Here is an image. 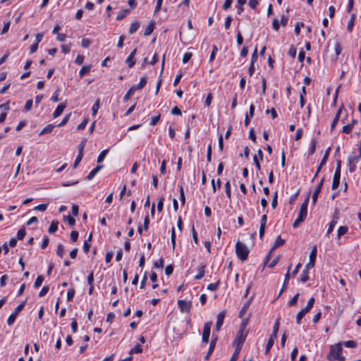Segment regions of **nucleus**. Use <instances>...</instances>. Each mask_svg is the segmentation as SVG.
<instances>
[{"mask_svg": "<svg viewBox=\"0 0 361 361\" xmlns=\"http://www.w3.org/2000/svg\"><path fill=\"white\" fill-rule=\"evenodd\" d=\"M342 342H339L330 346V350L326 356L329 361H345V357L342 355L343 348Z\"/></svg>", "mask_w": 361, "mask_h": 361, "instance_id": "1", "label": "nucleus"}, {"mask_svg": "<svg viewBox=\"0 0 361 361\" xmlns=\"http://www.w3.org/2000/svg\"><path fill=\"white\" fill-rule=\"evenodd\" d=\"M310 200L309 195L301 204L298 218L293 224V227L297 228L302 222H303L307 214V204Z\"/></svg>", "mask_w": 361, "mask_h": 361, "instance_id": "2", "label": "nucleus"}, {"mask_svg": "<svg viewBox=\"0 0 361 361\" xmlns=\"http://www.w3.org/2000/svg\"><path fill=\"white\" fill-rule=\"evenodd\" d=\"M235 252L240 260L245 261L247 259L249 250L245 244L238 241L235 244Z\"/></svg>", "mask_w": 361, "mask_h": 361, "instance_id": "3", "label": "nucleus"}, {"mask_svg": "<svg viewBox=\"0 0 361 361\" xmlns=\"http://www.w3.org/2000/svg\"><path fill=\"white\" fill-rule=\"evenodd\" d=\"M341 161H337L336 169L333 178V183L331 185L332 190H336L338 188L340 183V177H341Z\"/></svg>", "mask_w": 361, "mask_h": 361, "instance_id": "4", "label": "nucleus"}, {"mask_svg": "<svg viewBox=\"0 0 361 361\" xmlns=\"http://www.w3.org/2000/svg\"><path fill=\"white\" fill-rule=\"evenodd\" d=\"M212 325V322H209L204 324L203 332H202V342L207 343L209 342L210 330Z\"/></svg>", "mask_w": 361, "mask_h": 361, "instance_id": "5", "label": "nucleus"}, {"mask_svg": "<svg viewBox=\"0 0 361 361\" xmlns=\"http://www.w3.org/2000/svg\"><path fill=\"white\" fill-rule=\"evenodd\" d=\"M317 257V246H314L310 254V262L306 264L307 269H312L314 267Z\"/></svg>", "mask_w": 361, "mask_h": 361, "instance_id": "6", "label": "nucleus"}, {"mask_svg": "<svg viewBox=\"0 0 361 361\" xmlns=\"http://www.w3.org/2000/svg\"><path fill=\"white\" fill-rule=\"evenodd\" d=\"M178 305L180 308V310L182 312H189L190 311L192 304L190 302H187L184 300H180L178 301Z\"/></svg>", "mask_w": 361, "mask_h": 361, "instance_id": "7", "label": "nucleus"}, {"mask_svg": "<svg viewBox=\"0 0 361 361\" xmlns=\"http://www.w3.org/2000/svg\"><path fill=\"white\" fill-rule=\"evenodd\" d=\"M243 331H244L239 330V331L238 332L237 337L233 342V345L235 347L240 346V348H242L243 344L245 340V336L243 335Z\"/></svg>", "mask_w": 361, "mask_h": 361, "instance_id": "8", "label": "nucleus"}, {"mask_svg": "<svg viewBox=\"0 0 361 361\" xmlns=\"http://www.w3.org/2000/svg\"><path fill=\"white\" fill-rule=\"evenodd\" d=\"M225 316H226V312L225 311H222L218 315H217V320H216V330L217 331H219L222 325H223V323H224V319L225 318Z\"/></svg>", "mask_w": 361, "mask_h": 361, "instance_id": "9", "label": "nucleus"}, {"mask_svg": "<svg viewBox=\"0 0 361 361\" xmlns=\"http://www.w3.org/2000/svg\"><path fill=\"white\" fill-rule=\"evenodd\" d=\"M66 106V104L65 103L60 104L54 111V118H57L58 116H59L65 109Z\"/></svg>", "mask_w": 361, "mask_h": 361, "instance_id": "10", "label": "nucleus"}, {"mask_svg": "<svg viewBox=\"0 0 361 361\" xmlns=\"http://www.w3.org/2000/svg\"><path fill=\"white\" fill-rule=\"evenodd\" d=\"M216 339H217L216 337L215 338H212V341L210 342L209 350H208L207 354L206 355V356L204 357L205 360H209L211 354L213 353V351L214 350V348H215V345H216Z\"/></svg>", "mask_w": 361, "mask_h": 361, "instance_id": "11", "label": "nucleus"}, {"mask_svg": "<svg viewBox=\"0 0 361 361\" xmlns=\"http://www.w3.org/2000/svg\"><path fill=\"white\" fill-rule=\"evenodd\" d=\"M250 301L251 298L247 300L242 307L240 312H239V317L243 318L245 314L246 313L247 310H248L250 305Z\"/></svg>", "mask_w": 361, "mask_h": 361, "instance_id": "12", "label": "nucleus"}, {"mask_svg": "<svg viewBox=\"0 0 361 361\" xmlns=\"http://www.w3.org/2000/svg\"><path fill=\"white\" fill-rule=\"evenodd\" d=\"M309 269L306 267L304 269V270L302 271V274L300 277V281L302 283H305L309 279Z\"/></svg>", "mask_w": 361, "mask_h": 361, "instance_id": "13", "label": "nucleus"}, {"mask_svg": "<svg viewBox=\"0 0 361 361\" xmlns=\"http://www.w3.org/2000/svg\"><path fill=\"white\" fill-rule=\"evenodd\" d=\"M103 167L102 165H99L96 168H94L93 170H92L90 173L87 176V180H92L94 176L99 172V171Z\"/></svg>", "mask_w": 361, "mask_h": 361, "instance_id": "14", "label": "nucleus"}, {"mask_svg": "<svg viewBox=\"0 0 361 361\" xmlns=\"http://www.w3.org/2000/svg\"><path fill=\"white\" fill-rule=\"evenodd\" d=\"M154 29V23L150 22L145 30L144 35L149 36L153 32Z\"/></svg>", "mask_w": 361, "mask_h": 361, "instance_id": "15", "label": "nucleus"}, {"mask_svg": "<svg viewBox=\"0 0 361 361\" xmlns=\"http://www.w3.org/2000/svg\"><path fill=\"white\" fill-rule=\"evenodd\" d=\"M136 91V87L135 85L132 86L128 92L126 94V95L123 97V102L128 101L131 96H133L135 94V92Z\"/></svg>", "mask_w": 361, "mask_h": 361, "instance_id": "16", "label": "nucleus"}, {"mask_svg": "<svg viewBox=\"0 0 361 361\" xmlns=\"http://www.w3.org/2000/svg\"><path fill=\"white\" fill-rule=\"evenodd\" d=\"M204 268V265H202L198 268V274L195 276L196 280H200L204 277L205 273Z\"/></svg>", "mask_w": 361, "mask_h": 361, "instance_id": "17", "label": "nucleus"}, {"mask_svg": "<svg viewBox=\"0 0 361 361\" xmlns=\"http://www.w3.org/2000/svg\"><path fill=\"white\" fill-rule=\"evenodd\" d=\"M341 111H342L341 109H339L338 110V111H337V113H336V116H335V117H334V118L333 120V122H332L331 126V131L334 129L336 125L337 124V123H338V121L339 120Z\"/></svg>", "mask_w": 361, "mask_h": 361, "instance_id": "18", "label": "nucleus"}, {"mask_svg": "<svg viewBox=\"0 0 361 361\" xmlns=\"http://www.w3.org/2000/svg\"><path fill=\"white\" fill-rule=\"evenodd\" d=\"M91 67L89 66H84L82 67L79 72V75L80 78H83L85 75L88 74L90 72Z\"/></svg>", "mask_w": 361, "mask_h": 361, "instance_id": "19", "label": "nucleus"}, {"mask_svg": "<svg viewBox=\"0 0 361 361\" xmlns=\"http://www.w3.org/2000/svg\"><path fill=\"white\" fill-rule=\"evenodd\" d=\"M284 243H285L284 240L281 239V236L279 235L275 240L274 245L272 247L271 252L272 250L276 249L278 247L283 245L284 244Z\"/></svg>", "mask_w": 361, "mask_h": 361, "instance_id": "20", "label": "nucleus"}, {"mask_svg": "<svg viewBox=\"0 0 361 361\" xmlns=\"http://www.w3.org/2000/svg\"><path fill=\"white\" fill-rule=\"evenodd\" d=\"M54 128V126L52 124L47 125L45 128L42 129V130L39 133V135H42L44 134L50 133L53 129Z\"/></svg>", "mask_w": 361, "mask_h": 361, "instance_id": "21", "label": "nucleus"}, {"mask_svg": "<svg viewBox=\"0 0 361 361\" xmlns=\"http://www.w3.org/2000/svg\"><path fill=\"white\" fill-rule=\"evenodd\" d=\"M140 27V23L138 21L133 22L129 28V33L133 34Z\"/></svg>", "mask_w": 361, "mask_h": 361, "instance_id": "22", "label": "nucleus"}, {"mask_svg": "<svg viewBox=\"0 0 361 361\" xmlns=\"http://www.w3.org/2000/svg\"><path fill=\"white\" fill-rule=\"evenodd\" d=\"M241 350V348L240 346H236L234 350V353L232 355V357L230 359V361H236L239 357L240 352Z\"/></svg>", "mask_w": 361, "mask_h": 361, "instance_id": "23", "label": "nucleus"}, {"mask_svg": "<svg viewBox=\"0 0 361 361\" xmlns=\"http://www.w3.org/2000/svg\"><path fill=\"white\" fill-rule=\"evenodd\" d=\"M59 221H52L49 228V233H53L56 232L58 229Z\"/></svg>", "mask_w": 361, "mask_h": 361, "instance_id": "24", "label": "nucleus"}, {"mask_svg": "<svg viewBox=\"0 0 361 361\" xmlns=\"http://www.w3.org/2000/svg\"><path fill=\"white\" fill-rule=\"evenodd\" d=\"M129 12L130 11L128 9H125V10L119 11L117 15L116 19L118 20H121L125 18L127 16V15L129 13Z\"/></svg>", "mask_w": 361, "mask_h": 361, "instance_id": "25", "label": "nucleus"}, {"mask_svg": "<svg viewBox=\"0 0 361 361\" xmlns=\"http://www.w3.org/2000/svg\"><path fill=\"white\" fill-rule=\"evenodd\" d=\"M146 83H147V77L144 76V77L141 78L140 82L137 85H135L136 87V90L142 89L144 87V86L146 85Z\"/></svg>", "mask_w": 361, "mask_h": 361, "instance_id": "26", "label": "nucleus"}, {"mask_svg": "<svg viewBox=\"0 0 361 361\" xmlns=\"http://www.w3.org/2000/svg\"><path fill=\"white\" fill-rule=\"evenodd\" d=\"M348 228L347 226H340L338 228V231H337L338 238H340L341 236L345 234L348 232Z\"/></svg>", "mask_w": 361, "mask_h": 361, "instance_id": "27", "label": "nucleus"}, {"mask_svg": "<svg viewBox=\"0 0 361 361\" xmlns=\"http://www.w3.org/2000/svg\"><path fill=\"white\" fill-rule=\"evenodd\" d=\"M355 19V14H353L351 16V18H350V19L348 22V26H347V30L349 32H351L353 30V27L354 26Z\"/></svg>", "mask_w": 361, "mask_h": 361, "instance_id": "28", "label": "nucleus"}, {"mask_svg": "<svg viewBox=\"0 0 361 361\" xmlns=\"http://www.w3.org/2000/svg\"><path fill=\"white\" fill-rule=\"evenodd\" d=\"M43 281H44L43 276H42V275L38 276L35 283H34V288H39L42 285Z\"/></svg>", "mask_w": 361, "mask_h": 361, "instance_id": "29", "label": "nucleus"}, {"mask_svg": "<svg viewBox=\"0 0 361 361\" xmlns=\"http://www.w3.org/2000/svg\"><path fill=\"white\" fill-rule=\"evenodd\" d=\"M142 352V347L140 344H137L134 348H133L130 351V354H133V353H140Z\"/></svg>", "mask_w": 361, "mask_h": 361, "instance_id": "30", "label": "nucleus"}, {"mask_svg": "<svg viewBox=\"0 0 361 361\" xmlns=\"http://www.w3.org/2000/svg\"><path fill=\"white\" fill-rule=\"evenodd\" d=\"M64 253V247L63 245L59 244L57 247L56 255L61 258L63 257Z\"/></svg>", "mask_w": 361, "mask_h": 361, "instance_id": "31", "label": "nucleus"}, {"mask_svg": "<svg viewBox=\"0 0 361 361\" xmlns=\"http://www.w3.org/2000/svg\"><path fill=\"white\" fill-rule=\"evenodd\" d=\"M321 192V190L316 188L315 190L314 191V193H313V195H312V203L314 204H316L317 201V199H318V196L319 195Z\"/></svg>", "mask_w": 361, "mask_h": 361, "instance_id": "32", "label": "nucleus"}, {"mask_svg": "<svg viewBox=\"0 0 361 361\" xmlns=\"http://www.w3.org/2000/svg\"><path fill=\"white\" fill-rule=\"evenodd\" d=\"M212 190L213 192H215L216 190V188L219 189L221 188V182L220 179H218L216 181V184L214 183V180H212Z\"/></svg>", "mask_w": 361, "mask_h": 361, "instance_id": "33", "label": "nucleus"}, {"mask_svg": "<svg viewBox=\"0 0 361 361\" xmlns=\"http://www.w3.org/2000/svg\"><path fill=\"white\" fill-rule=\"evenodd\" d=\"M347 348H356L357 343L355 341H348L342 343Z\"/></svg>", "mask_w": 361, "mask_h": 361, "instance_id": "34", "label": "nucleus"}, {"mask_svg": "<svg viewBox=\"0 0 361 361\" xmlns=\"http://www.w3.org/2000/svg\"><path fill=\"white\" fill-rule=\"evenodd\" d=\"M99 108V99H97L92 107V111L93 116L96 115Z\"/></svg>", "mask_w": 361, "mask_h": 361, "instance_id": "35", "label": "nucleus"}, {"mask_svg": "<svg viewBox=\"0 0 361 361\" xmlns=\"http://www.w3.org/2000/svg\"><path fill=\"white\" fill-rule=\"evenodd\" d=\"M225 190H226V195L227 197L231 199V185H230V181L228 180L226 184H225Z\"/></svg>", "mask_w": 361, "mask_h": 361, "instance_id": "36", "label": "nucleus"}, {"mask_svg": "<svg viewBox=\"0 0 361 361\" xmlns=\"http://www.w3.org/2000/svg\"><path fill=\"white\" fill-rule=\"evenodd\" d=\"M164 201V198L163 197H161L159 198L158 203H157V210L159 212H161L163 210Z\"/></svg>", "mask_w": 361, "mask_h": 361, "instance_id": "37", "label": "nucleus"}, {"mask_svg": "<svg viewBox=\"0 0 361 361\" xmlns=\"http://www.w3.org/2000/svg\"><path fill=\"white\" fill-rule=\"evenodd\" d=\"M26 234L25 228H20L17 233V238L18 240H22L24 238L25 235Z\"/></svg>", "mask_w": 361, "mask_h": 361, "instance_id": "38", "label": "nucleus"}, {"mask_svg": "<svg viewBox=\"0 0 361 361\" xmlns=\"http://www.w3.org/2000/svg\"><path fill=\"white\" fill-rule=\"evenodd\" d=\"M336 224H337V221H336V219H333L329 223V228H328V230H327V234H329V233H331L333 231V230H334V227H335Z\"/></svg>", "mask_w": 361, "mask_h": 361, "instance_id": "39", "label": "nucleus"}, {"mask_svg": "<svg viewBox=\"0 0 361 361\" xmlns=\"http://www.w3.org/2000/svg\"><path fill=\"white\" fill-rule=\"evenodd\" d=\"M126 62L128 63V66L129 68H132L135 65V63L134 58L132 56H130V55L126 59Z\"/></svg>", "mask_w": 361, "mask_h": 361, "instance_id": "40", "label": "nucleus"}, {"mask_svg": "<svg viewBox=\"0 0 361 361\" xmlns=\"http://www.w3.org/2000/svg\"><path fill=\"white\" fill-rule=\"evenodd\" d=\"M353 124H348L343 126L342 132L345 134L350 133L353 130Z\"/></svg>", "mask_w": 361, "mask_h": 361, "instance_id": "41", "label": "nucleus"}, {"mask_svg": "<svg viewBox=\"0 0 361 361\" xmlns=\"http://www.w3.org/2000/svg\"><path fill=\"white\" fill-rule=\"evenodd\" d=\"M108 153V149H105V150H103L100 154L98 156V158H97V162L98 163H100L102 162L104 159L105 158L106 154Z\"/></svg>", "mask_w": 361, "mask_h": 361, "instance_id": "42", "label": "nucleus"}, {"mask_svg": "<svg viewBox=\"0 0 361 361\" xmlns=\"http://www.w3.org/2000/svg\"><path fill=\"white\" fill-rule=\"evenodd\" d=\"M299 295V293H297L292 298V299L288 302L289 306H294L297 304Z\"/></svg>", "mask_w": 361, "mask_h": 361, "instance_id": "43", "label": "nucleus"}, {"mask_svg": "<svg viewBox=\"0 0 361 361\" xmlns=\"http://www.w3.org/2000/svg\"><path fill=\"white\" fill-rule=\"evenodd\" d=\"M10 25H11V22L10 21L5 22L4 23V27H3L2 30L1 32V35H4V34L6 33L8 31L9 27H10Z\"/></svg>", "mask_w": 361, "mask_h": 361, "instance_id": "44", "label": "nucleus"}, {"mask_svg": "<svg viewBox=\"0 0 361 361\" xmlns=\"http://www.w3.org/2000/svg\"><path fill=\"white\" fill-rule=\"evenodd\" d=\"M74 295H75V290L73 288H71L70 289H68V293H67V300L68 301H70L73 299V298L74 297Z\"/></svg>", "mask_w": 361, "mask_h": 361, "instance_id": "45", "label": "nucleus"}, {"mask_svg": "<svg viewBox=\"0 0 361 361\" xmlns=\"http://www.w3.org/2000/svg\"><path fill=\"white\" fill-rule=\"evenodd\" d=\"M330 150H331L330 147H329L326 149V151L325 152V154H324V156L323 157V158H322V159L321 161V165H324L326 163V161L328 159Z\"/></svg>", "mask_w": 361, "mask_h": 361, "instance_id": "46", "label": "nucleus"}, {"mask_svg": "<svg viewBox=\"0 0 361 361\" xmlns=\"http://www.w3.org/2000/svg\"><path fill=\"white\" fill-rule=\"evenodd\" d=\"M16 317H17V315H16L14 313H12L8 318V320H7L8 325L11 326L14 323V322L16 319Z\"/></svg>", "mask_w": 361, "mask_h": 361, "instance_id": "47", "label": "nucleus"}, {"mask_svg": "<svg viewBox=\"0 0 361 361\" xmlns=\"http://www.w3.org/2000/svg\"><path fill=\"white\" fill-rule=\"evenodd\" d=\"M25 301L23 302L22 303H20L15 310L14 311V314L16 315H18L21 311L25 307Z\"/></svg>", "mask_w": 361, "mask_h": 361, "instance_id": "48", "label": "nucleus"}, {"mask_svg": "<svg viewBox=\"0 0 361 361\" xmlns=\"http://www.w3.org/2000/svg\"><path fill=\"white\" fill-rule=\"evenodd\" d=\"M219 285V281H217L216 283H209L207 286V289L210 290H216Z\"/></svg>", "mask_w": 361, "mask_h": 361, "instance_id": "49", "label": "nucleus"}, {"mask_svg": "<svg viewBox=\"0 0 361 361\" xmlns=\"http://www.w3.org/2000/svg\"><path fill=\"white\" fill-rule=\"evenodd\" d=\"M274 343V341H273L272 339H269L267 346H266V350H265L266 354H268L269 353L270 349L272 348Z\"/></svg>", "mask_w": 361, "mask_h": 361, "instance_id": "50", "label": "nucleus"}, {"mask_svg": "<svg viewBox=\"0 0 361 361\" xmlns=\"http://www.w3.org/2000/svg\"><path fill=\"white\" fill-rule=\"evenodd\" d=\"M192 56V53H190V52L185 53L183 55V63H186L187 62H188L189 60L191 59Z\"/></svg>", "mask_w": 361, "mask_h": 361, "instance_id": "51", "label": "nucleus"}, {"mask_svg": "<svg viewBox=\"0 0 361 361\" xmlns=\"http://www.w3.org/2000/svg\"><path fill=\"white\" fill-rule=\"evenodd\" d=\"M82 153H78V155L77 156L75 161H74V164H73V168L75 169L78 165L79 164V163L80 162L82 158Z\"/></svg>", "mask_w": 361, "mask_h": 361, "instance_id": "52", "label": "nucleus"}, {"mask_svg": "<svg viewBox=\"0 0 361 361\" xmlns=\"http://www.w3.org/2000/svg\"><path fill=\"white\" fill-rule=\"evenodd\" d=\"M218 51L217 47L216 45L213 46L212 51L209 57V62H212L215 58L216 52Z\"/></svg>", "mask_w": 361, "mask_h": 361, "instance_id": "53", "label": "nucleus"}, {"mask_svg": "<svg viewBox=\"0 0 361 361\" xmlns=\"http://www.w3.org/2000/svg\"><path fill=\"white\" fill-rule=\"evenodd\" d=\"M180 195L181 204L183 205H184L185 202V194H184V191H183V188L182 185H180Z\"/></svg>", "mask_w": 361, "mask_h": 361, "instance_id": "54", "label": "nucleus"}, {"mask_svg": "<svg viewBox=\"0 0 361 361\" xmlns=\"http://www.w3.org/2000/svg\"><path fill=\"white\" fill-rule=\"evenodd\" d=\"M316 146H317V142L315 140H312L311 141V147H310V154H313L315 152V149H316Z\"/></svg>", "mask_w": 361, "mask_h": 361, "instance_id": "55", "label": "nucleus"}, {"mask_svg": "<svg viewBox=\"0 0 361 361\" xmlns=\"http://www.w3.org/2000/svg\"><path fill=\"white\" fill-rule=\"evenodd\" d=\"M154 267L156 268H162L164 267V259L160 258L159 260L154 263Z\"/></svg>", "mask_w": 361, "mask_h": 361, "instance_id": "56", "label": "nucleus"}, {"mask_svg": "<svg viewBox=\"0 0 361 361\" xmlns=\"http://www.w3.org/2000/svg\"><path fill=\"white\" fill-rule=\"evenodd\" d=\"M296 53L297 49L295 47L292 46L288 51L289 56H290L292 58H295L296 56Z\"/></svg>", "mask_w": 361, "mask_h": 361, "instance_id": "57", "label": "nucleus"}, {"mask_svg": "<svg viewBox=\"0 0 361 361\" xmlns=\"http://www.w3.org/2000/svg\"><path fill=\"white\" fill-rule=\"evenodd\" d=\"M342 51V47L341 46L339 42H336L335 44V52L336 56H338Z\"/></svg>", "mask_w": 361, "mask_h": 361, "instance_id": "58", "label": "nucleus"}, {"mask_svg": "<svg viewBox=\"0 0 361 361\" xmlns=\"http://www.w3.org/2000/svg\"><path fill=\"white\" fill-rule=\"evenodd\" d=\"M78 238V232L76 231H73L71 233V239L73 242H75L77 241Z\"/></svg>", "mask_w": 361, "mask_h": 361, "instance_id": "59", "label": "nucleus"}, {"mask_svg": "<svg viewBox=\"0 0 361 361\" xmlns=\"http://www.w3.org/2000/svg\"><path fill=\"white\" fill-rule=\"evenodd\" d=\"M91 44V41L89 39L83 38L82 39V46L84 48H88Z\"/></svg>", "mask_w": 361, "mask_h": 361, "instance_id": "60", "label": "nucleus"}, {"mask_svg": "<svg viewBox=\"0 0 361 361\" xmlns=\"http://www.w3.org/2000/svg\"><path fill=\"white\" fill-rule=\"evenodd\" d=\"M32 103H33V102H32V99H29V100H27V101L26 102L25 105V107H24V109H25V110L26 111H30V110L32 109Z\"/></svg>", "mask_w": 361, "mask_h": 361, "instance_id": "61", "label": "nucleus"}, {"mask_svg": "<svg viewBox=\"0 0 361 361\" xmlns=\"http://www.w3.org/2000/svg\"><path fill=\"white\" fill-rule=\"evenodd\" d=\"M47 204H39L37 206H36L34 209L35 210H38V211H41V212H44L47 209Z\"/></svg>", "mask_w": 361, "mask_h": 361, "instance_id": "62", "label": "nucleus"}, {"mask_svg": "<svg viewBox=\"0 0 361 361\" xmlns=\"http://www.w3.org/2000/svg\"><path fill=\"white\" fill-rule=\"evenodd\" d=\"M87 123V118L84 119L77 127L78 130H83Z\"/></svg>", "mask_w": 361, "mask_h": 361, "instance_id": "63", "label": "nucleus"}, {"mask_svg": "<svg viewBox=\"0 0 361 361\" xmlns=\"http://www.w3.org/2000/svg\"><path fill=\"white\" fill-rule=\"evenodd\" d=\"M173 271V265H168L166 269H165V274L167 275V276H170L172 272Z\"/></svg>", "mask_w": 361, "mask_h": 361, "instance_id": "64", "label": "nucleus"}]
</instances>
